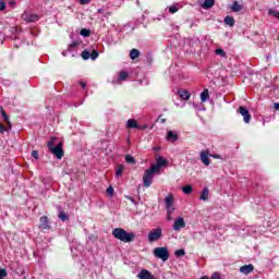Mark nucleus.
<instances>
[{
	"label": "nucleus",
	"instance_id": "obj_14",
	"mask_svg": "<svg viewBox=\"0 0 279 279\" xmlns=\"http://www.w3.org/2000/svg\"><path fill=\"white\" fill-rule=\"evenodd\" d=\"M178 95L183 101H189V99H191V93L186 89H179Z\"/></svg>",
	"mask_w": 279,
	"mask_h": 279
},
{
	"label": "nucleus",
	"instance_id": "obj_55",
	"mask_svg": "<svg viewBox=\"0 0 279 279\" xmlns=\"http://www.w3.org/2000/svg\"><path fill=\"white\" fill-rule=\"evenodd\" d=\"M128 199H131L132 202H134V198H133V197L128 196Z\"/></svg>",
	"mask_w": 279,
	"mask_h": 279
},
{
	"label": "nucleus",
	"instance_id": "obj_1",
	"mask_svg": "<svg viewBox=\"0 0 279 279\" xmlns=\"http://www.w3.org/2000/svg\"><path fill=\"white\" fill-rule=\"evenodd\" d=\"M112 236L122 243H132L136 239V234L125 231L123 228H116L112 230Z\"/></svg>",
	"mask_w": 279,
	"mask_h": 279
},
{
	"label": "nucleus",
	"instance_id": "obj_37",
	"mask_svg": "<svg viewBox=\"0 0 279 279\" xmlns=\"http://www.w3.org/2000/svg\"><path fill=\"white\" fill-rule=\"evenodd\" d=\"M82 58L83 60H88V58H90V52L88 50H84L82 52Z\"/></svg>",
	"mask_w": 279,
	"mask_h": 279
},
{
	"label": "nucleus",
	"instance_id": "obj_32",
	"mask_svg": "<svg viewBox=\"0 0 279 279\" xmlns=\"http://www.w3.org/2000/svg\"><path fill=\"white\" fill-rule=\"evenodd\" d=\"M167 210V220L168 221H173V213L175 209H166Z\"/></svg>",
	"mask_w": 279,
	"mask_h": 279
},
{
	"label": "nucleus",
	"instance_id": "obj_27",
	"mask_svg": "<svg viewBox=\"0 0 279 279\" xmlns=\"http://www.w3.org/2000/svg\"><path fill=\"white\" fill-rule=\"evenodd\" d=\"M58 217H59V219H61L62 221H69V215H66V213H64V210H60Z\"/></svg>",
	"mask_w": 279,
	"mask_h": 279
},
{
	"label": "nucleus",
	"instance_id": "obj_48",
	"mask_svg": "<svg viewBox=\"0 0 279 279\" xmlns=\"http://www.w3.org/2000/svg\"><path fill=\"white\" fill-rule=\"evenodd\" d=\"M78 84H80V86H82V88H86V82L81 81Z\"/></svg>",
	"mask_w": 279,
	"mask_h": 279
},
{
	"label": "nucleus",
	"instance_id": "obj_40",
	"mask_svg": "<svg viewBox=\"0 0 279 279\" xmlns=\"http://www.w3.org/2000/svg\"><path fill=\"white\" fill-rule=\"evenodd\" d=\"M9 130H10V126L5 128L3 123H0V134H4V132H8Z\"/></svg>",
	"mask_w": 279,
	"mask_h": 279
},
{
	"label": "nucleus",
	"instance_id": "obj_12",
	"mask_svg": "<svg viewBox=\"0 0 279 279\" xmlns=\"http://www.w3.org/2000/svg\"><path fill=\"white\" fill-rule=\"evenodd\" d=\"M166 140L169 143H175L177 141L180 140V135H178V133H174L173 131H168L166 135Z\"/></svg>",
	"mask_w": 279,
	"mask_h": 279
},
{
	"label": "nucleus",
	"instance_id": "obj_39",
	"mask_svg": "<svg viewBox=\"0 0 279 279\" xmlns=\"http://www.w3.org/2000/svg\"><path fill=\"white\" fill-rule=\"evenodd\" d=\"M278 13H279V11H276L274 9H270L268 11V14H270V16H275V19H278Z\"/></svg>",
	"mask_w": 279,
	"mask_h": 279
},
{
	"label": "nucleus",
	"instance_id": "obj_54",
	"mask_svg": "<svg viewBox=\"0 0 279 279\" xmlns=\"http://www.w3.org/2000/svg\"><path fill=\"white\" fill-rule=\"evenodd\" d=\"M154 149H155V151H158V150H160V148H159V147H155Z\"/></svg>",
	"mask_w": 279,
	"mask_h": 279
},
{
	"label": "nucleus",
	"instance_id": "obj_45",
	"mask_svg": "<svg viewBox=\"0 0 279 279\" xmlns=\"http://www.w3.org/2000/svg\"><path fill=\"white\" fill-rule=\"evenodd\" d=\"M210 158H215L216 160L221 159V155H217V154H209Z\"/></svg>",
	"mask_w": 279,
	"mask_h": 279
},
{
	"label": "nucleus",
	"instance_id": "obj_20",
	"mask_svg": "<svg viewBox=\"0 0 279 279\" xmlns=\"http://www.w3.org/2000/svg\"><path fill=\"white\" fill-rule=\"evenodd\" d=\"M124 169H125L124 165H118L116 167V178H121V175H123Z\"/></svg>",
	"mask_w": 279,
	"mask_h": 279
},
{
	"label": "nucleus",
	"instance_id": "obj_28",
	"mask_svg": "<svg viewBox=\"0 0 279 279\" xmlns=\"http://www.w3.org/2000/svg\"><path fill=\"white\" fill-rule=\"evenodd\" d=\"M129 75H130V74H129L128 72L121 71V72L119 73V80H121L122 82H125V80H128Z\"/></svg>",
	"mask_w": 279,
	"mask_h": 279
},
{
	"label": "nucleus",
	"instance_id": "obj_44",
	"mask_svg": "<svg viewBox=\"0 0 279 279\" xmlns=\"http://www.w3.org/2000/svg\"><path fill=\"white\" fill-rule=\"evenodd\" d=\"M5 8H7L5 2L0 1V12H3L5 10Z\"/></svg>",
	"mask_w": 279,
	"mask_h": 279
},
{
	"label": "nucleus",
	"instance_id": "obj_17",
	"mask_svg": "<svg viewBox=\"0 0 279 279\" xmlns=\"http://www.w3.org/2000/svg\"><path fill=\"white\" fill-rule=\"evenodd\" d=\"M1 114L3 117V121L7 122V125L9 126V130H12V122H10V116H8L4 108H1Z\"/></svg>",
	"mask_w": 279,
	"mask_h": 279
},
{
	"label": "nucleus",
	"instance_id": "obj_51",
	"mask_svg": "<svg viewBox=\"0 0 279 279\" xmlns=\"http://www.w3.org/2000/svg\"><path fill=\"white\" fill-rule=\"evenodd\" d=\"M0 43L3 45V33L0 32Z\"/></svg>",
	"mask_w": 279,
	"mask_h": 279
},
{
	"label": "nucleus",
	"instance_id": "obj_46",
	"mask_svg": "<svg viewBox=\"0 0 279 279\" xmlns=\"http://www.w3.org/2000/svg\"><path fill=\"white\" fill-rule=\"evenodd\" d=\"M211 279H221V275L219 272H214Z\"/></svg>",
	"mask_w": 279,
	"mask_h": 279
},
{
	"label": "nucleus",
	"instance_id": "obj_13",
	"mask_svg": "<svg viewBox=\"0 0 279 279\" xmlns=\"http://www.w3.org/2000/svg\"><path fill=\"white\" fill-rule=\"evenodd\" d=\"M254 271V265L248 264L240 267V272L244 274V276H250Z\"/></svg>",
	"mask_w": 279,
	"mask_h": 279
},
{
	"label": "nucleus",
	"instance_id": "obj_3",
	"mask_svg": "<svg viewBox=\"0 0 279 279\" xmlns=\"http://www.w3.org/2000/svg\"><path fill=\"white\" fill-rule=\"evenodd\" d=\"M155 173H158V172L154 170V168L151 167L145 171L143 175V182H144L145 189H149V186H151V182H154Z\"/></svg>",
	"mask_w": 279,
	"mask_h": 279
},
{
	"label": "nucleus",
	"instance_id": "obj_50",
	"mask_svg": "<svg viewBox=\"0 0 279 279\" xmlns=\"http://www.w3.org/2000/svg\"><path fill=\"white\" fill-rule=\"evenodd\" d=\"M274 108H275V110H279V102H275Z\"/></svg>",
	"mask_w": 279,
	"mask_h": 279
},
{
	"label": "nucleus",
	"instance_id": "obj_4",
	"mask_svg": "<svg viewBox=\"0 0 279 279\" xmlns=\"http://www.w3.org/2000/svg\"><path fill=\"white\" fill-rule=\"evenodd\" d=\"M160 239H162V228H160V227L153 229L148 233L149 243H156V241H160Z\"/></svg>",
	"mask_w": 279,
	"mask_h": 279
},
{
	"label": "nucleus",
	"instance_id": "obj_43",
	"mask_svg": "<svg viewBox=\"0 0 279 279\" xmlns=\"http://www.w3.org/2000/svg\"><path fill=\"white\" fill-rule=\"evenodd\" d=\"M93 0H80L81 5H88Z\"/></svg>",
	"mask_w": 279,
	"mask_h": 279
},
{
	"label": "nucleus",
	"instance_id": "obj_29",
	"mask_svg": "<svg viewBox=\"0 0 279 279\" xmlns=\"http://www.w3.org/2000/svg\"><path fill=\"white\" fill-rule=\"evenodd\" d=\"M48 149L49 151H51V149H54L56 147V137H52L49 142H48Z\"/></svg>",
	"mask_w": 279,
	"mask_h": 279
},
{
	"label": "nucleus",
	"instance_id": "obj_26",
	"mask_svg": "<svg viewBox=\"0 0 279 279\" xmlns=\"http://www.w3.org/2000/svg\"><path fill=\"white\" fill-rule=\"evenodd\" d=\"M182 191L185 195H191L193 193V186L192 185H185L182 187Z\"/></svg>",
	"mask_w": 279,
	"mask_h": 279
},
{
	"label": "nucleus",
	"instance_id": "obj_52",
	"mask_svg": "<svg viewBox=\"0 0 279 279\" xmlns=\"http://www.w3.org/2000/svg\"><path fill=\"white\" fill-rule=\"evenodd\" d=\"M97 13H98V14H104V9H98V10H97Z\"/></svg>",
	"mask_w": 279,
	"mask_h": 279
},
{
	"label": "nucleus",
	"instance_id": "obj_6",
	"mask_svg": "<svg viewBox=\"0 0 279 279\" xmlns=\"http://www.w3.org/2000/svg\"><path fill=\"white\" fill-rule=\"evenodd\" d=\"M236 112L243 117L244 123H250V121H252V114L250 113L247 107L240 106Z\"/></svg>",
	"mask_w": 279,
	"mask_h": 279
},
{
	"label": "nucleus",
	"instance_id": "obj_5",
	"mask_svg": "<svg viewBox=\"0 0 279 279\" xmlns=\"http://www.w3.org/2000/svg\"><path fill=\"white\" fill-rule=\"evenodd\" d=\"M64 144L60 142L54 148H51L50 153L58 158V160H62L64 157Z\"/></svg>",
	"mask_w": 279,
	"mask_h": 279
},
{
	"label": "nucleus",
	"instance_id": "obj_56",
	"mask_svg": "<svg viewBox=\"0 0 279 279\" xmlns=\"http://www.w3.org/2000/svg\"><path fill=\"white\" fill-rule=\"evenodd\" d=\"M277 19L279 20V12L277 13Z\"/></svg>",
	"mask_w": 279,
	"mask_h": 279
},
{
	"label": "nucleus",
	"instance_id": "obj_53",
	"mask_svg": "<svg viewBox=\"0 0 279 279\" xmlns=\"http://www.w3.org/2000/svg\"><path fill=\"white\" fill-rule=\"evenodd\" d=\"M159 120L161 121V123H166V121H167V119L160 118V117H159Z\"/></svg>",
	"mask_w": 279,
	"mask_h": 279
},
{
	"label": "nucleus",
	"instance_id": "obj_22",
	"mask_svg": "<svg viewBox=\"0 0 279 279\" xmlns=\"http://www.w3.org/2000/svg\"><path fill=\"white\" fill-rule=\"evenodd\" d=\"M209 193L210 192H209L208 187H204L203 192L201 193L199 199H202L203 202H208Z\"/></svg>",
	"mask_w": 279,
	"mask_h": 279
},
{
	"label": "nucleus",
	"instance_id": "obj_10",
	"mask_svg": "<svg viewBox=\"0 0 279 279\" xmlns=\"http://www.w3.org/2000/svg\"><path fill=\"white\" fill-rule=\"evenodd\" d=\"M182 228H186V222H184V218L179 217L173 223V230L178 232L182 230Z\"/></svg>",
	"mask_w": 279,
	"mask_h": 279
},
{
	"label": "nucleus",
	"instance_id": "obj_21",
	"mask_svg": "<svg viewBox=\"0 0 279 279\" xmlns=\"http://www.w3.org/2000/svg\"><path fill=\"white\" fill-rule=\"evenodd\" d=\"M140 57H141V51H138V49L133 48V49L130 51V58H131V60H136V58H140Z\"/></svg>",
	"mask_w": 279,
	"mask_h": 279
},
{
	"label": "nucleus",
	"instance_id": "obj_11",
	"mask_svg": "<svg viewBox=\"0 0 279 279\" xmlns=\"http://www.w3.org/2000/svg\"><path fill=\"white\" fill-rule=\"evenodd\" d=\"M209 156H210L209 150L201 151V160H202L203 165H205L206 167H208V165H210V159L208 158Z\"/></svg>",
	"mask_w": 279,
	"mask_h": 279
},
{
	"label": "nucleus",
	"instance_id": "obj_36",
	"mask_svg": "<svg viewBox=\"0 0 279 279\" xmlns=\"http://www.w3.org/2000/svg\"><path fill=\"white\" fill-rule=\"evenodd\" d=\"M174 254L177 256H186V252L184 251V248L177 250Z\"/></svg>",
	"mask_w": 279,
	"mask_h": 279
},
{
	"label": "nucleus",
	"instance_id": "obj_49",
	"mask_svg": "<svg viewBox=\"0 0 279 279\" xmlns=\"http://www.w3.org/2000/svg\"><path fill=\"white\" fill-rule=\"evenodd\" d=\"M74 47H77V41H74L70 45V48L73 49Z\"/></svg>",
	"mask_w": 279,
	"mask_h": 279
},
{
	"label": "nucleus",
	"instance_id": "obj_34",
	"mask_svg": "<svg viewBox=\"0 0 279 279\" xmlns=\"http://www.w3.org/2000/svg\"><path fill=\"white\" fill-rule=\"evenodd\" d=\"M8 278V270L5 268L0 269V279Z\"/></svg>",
	"mask_w": 279,
	"mask_h": 279
},
{
	"label": "nucleus",
	"instance_id": "obj_23",
	"mask_svg": "<svg viewBox=\"0 0 279 279\" xmlns=\"http://www.w3.org/2000/svg\"><path fill=\"white\" fill-rule=\"evenodd\" d=\"M215 5V0H205V2L202 4V8L204 10H210Z\"/></svg>",
	"mask_w": 279,
	"mask_h": 279
},
{
	"label": "nucleus",
	"instance_id": "obj_19",
	"mask_svg": "<svg viewBox=\"0 0 279 279\" xmlns=\"http://www.w3.org/2000/svg\"><path fill=\"white\" fill-rule=\"evenodd\" d=\"M234 23H235V21H234L233 16L227 15L225 17V25H228L229 27H234Z\"/></svg>",
	"mask_w": 279,
	"mask_h": 279
},
{
	"label": "nucleus",
	"instance_id": "obj_30",
	"mask_svg": "<svg viewBox=\"0 0 279 279\" xmlns=\"http://www.w3.org/2000/svg\"><path fill=\"white\" fill-rule=\"evenodd\" d=\"M125 161L128 162V165H134L136 162V159L131 155H126Z\"/></svg>",
	"mask_w": 279,
	"mask_h": 279
},
{
	"label": "nucleus",
	"instance_id": "obj_15",
	"mask_svg": "<svg viewBox=\"0 0 279 279\" xmlns=\"http://www.w3.org/2000/svg\"><path fill=\"white\" fill-rule=\"evenodd\" d=\"M137 278H140V279H156V277L154 275H151V272H149V270H147V269L142 270L137 275Z\"/></svg>",
	"mask_w": 279,
	"mask_h": 279
},
{
	"label": "nucleus",
	"instance_id": "obj_7",
	"mask_svg": "<svg viewBox=\"0 0 279 279\" xmlns=\"http://www.w3.org/2000/svg\"><path fill=\"white\" fill-rule=\"evenodd\" d=\"M169 161H167V159L162 158V157H158L157 158V161L155 165H153L150 168L154 170V171H160V168L165 167V165H167Z\"/></svg>",
	"mask_w": 279,
	"mask_h": 279
},
{
	"label": "nucleus",
	"instance_id": "obj_2",
	"mask_svg": "<svg viewBox=\"0 0 279 279\" xmlns=\"http://www.w3.org/2000/svg\"><path fill=\"white\" fill-rule=\"evenodd\" d=\"M153 254L156 258H159L163 263L169 260V248L165 246L154 248Z\"/></svg>",
	"mask_w": 279,
	"mask_h": 279
},
{
	"label": "nucleus",
	"instance_id": "obj_35",
	"mask_svg": "<svg viewBox=\"0 0 279 279\" xmlns=\"http://www.w3.org/2000/svg\"><path fill=\"white\" fill-rule=\"evenodd\" d=\"M89 58L97 60V58H99V52L97 50H93L92 53H89Z\"/></svg>",
	"mask_w": 279,
	"mask_h": 279
},
{
	"label": "nucleus",
	"instance_id": "obj_25",
	"mask_svg": "<svg viewBox=\"0 0 279 279\" xmlns=\"http://www.w3.org/2000/svg\"><path fill=\"white\" fill-rule=\"evenodd\" d=\"M208 97H210V95L208 94V89H204L202 93H201V101H207L208 100Z\"/></svg>",
	"mask_w": 279,
	"mask_h": 279
},
{
	"label": "nucleus",
	"instance_id": "obj_41",
	"mask_svg": "<svg viewBox=\"0 0 279 279\" xmlns=\"http://www.w3.org/2000/svg\"><path fill=\"white\" fill-rule=\"evenodd\" d=\"M169 12L170 14H175V12H178V7L175 5L169 7Z\"/></svg>",
	"mask_w": 279,
	"mask_h": 279
},
{
	"label": "nucleus",
	"instance_id": "obj_18",
	"mask_svg": "<svg viewBox=\"0 0 279 279\" xmlns=\"http://www.w3.org/2000/svg\"><path fill=\"white\" fill-rule=\"evenodd\" d=\"M243 10V4L239 3V1H233L231 5V12H241Z\"/></svg>",
	"mask_w": 279,
	"mask_h": 279
},
{
	"label": "nucleus",
	"instance_id": "obj_16",
	"mask_svg": "<svg viewBox=\"0 0 279 279\" xmlns=\"http://www.w3.org/2000/svg\"><path fill=\"white\" fill-rule=\"evenodd\" d=\"M126 128L129 130H138V122L135 119H130L126 122Z\"/></svg>",
	"mask_w": 279,
	"mask_h": 279
},
{
	"label": "nucleus",
	"instance_id": "obj_8",
	"mask_svg": "<svg viewBox=\"0 0 279 279\" xmlns=\"http://www.w3.org/2000/svg\"><path fill=\"white\" fill-rule=\"evenodd\" d=\"M173 194H169L166 198H165V204H166V210H175V207H173Z\"/></svg>",
	"mask_w": 279,
	"mask_h": 279
},
{
	"label": "nucleus",
	"instance_id": "obj_47",
	"mask_svg": "<svg viewBox=\"0 0 279 279\" xmlns=\"http://www.w3.org/2000/svg\"><path fill=\"white\" fill-rule=\"evenodd\" d=\"M147 124H144V125H138L137 124V130H147Z\"/></svg>",
	"mask_w": 279,
	"mask_h": 279
},
{
	"label": "nucleus",
	"instance_id": "obj_42",
	"mask_svg": "<svg viewBox=\"0 0 279 279\" xmlns=\"http://www.w3.org/2000/svg\"><path fill=\"white\" fill-rule=\"evenodd\" d=\"M31 155L33 156V158H35V160H38L39 158L38 150H33Z\"/></svg>",
	"mask_w": 279,
	"mask_h": 279
},
{
	"label": "nucleus",
	"instance_id": "obj_9",
	"mask_svg": "<svg viewBox=\"0 0 279 279\" xmlns=\"http://www.w3.org/2000/svg\"><path fill=\"white\" fill-rule=\"evenodd\" d=\"M39 228H41V230H50L51 229V226L49 225V218L47 216L40 217Z\"/></svg>",
	"mask_w": 279,
	"mask_h": 279
},
{
	"label": "nucleus",
	"instance_id": "obj_24",
	"mask_svg": "<svg viewBox=\"0 0 279 279\" xmlns=\"http://www.w3.org/2000/svg\"><path fill=\"white\" fill-rule=\"evenodd\" d=\"M40 17L36 14H31V15H27V17L25 19V21L27 23H36V21H38Z\"/></svg>",
	"mask_w": 279,
	"mask_h": 279
},
{
	"label": "nucleus",
	"instance_id": "obj_33",
	"mask_svg": "<svg viewBox=\"0 0 279 279\" xmlns=\"http://www.w3.org/2000/svg\"><path fill=\"white\" fill-rule=\"evenodd\" d=\"M216 54L221 56V58H226V56H228L226 51L221 48L216 49Z\"/></svg>",
	"mask_w": 279,
	"mask_h": 279
},
{
	"label": "nucleus",
	"instance_id": "obj_31",
	"mask_svg": "<svg viewBox=\"0 0 279 279\" xmlns=\"http://www.w3.org/2000/svg\"><path fill=\"white\" fill-rule=\"evenodd\" d=\"M81 36H83L84 38H88V36H90V29L82 28L81 29Z\"/></svg>",
	"mask_w": 279,
	"mask_h": 279
},
{
	"label": "nucleus",
	"instance_id": "obj_38",
	"mask_svg": "<svg viewBox=\"0 0 279 279\" xmlns=\"http://www.w3.org/2000/svg\"><path fill=\"white\" fill-rule=\"evenodd\" d=\"M107 195H109V197H112V195H114V187H112V185L107 189Z\"/></svg>",
	"mask_w": 279,
	"mask_h": 279
}]
</instances>
